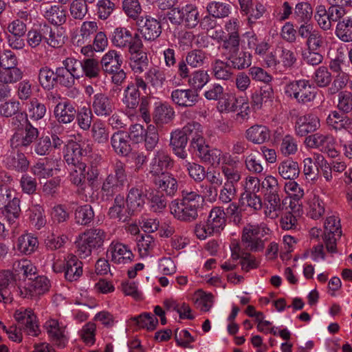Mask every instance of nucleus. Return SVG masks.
Instances as JSON below:
<instances>
[{
	"label": "nucleus",
	"mask_w": 352,
	"mask_h": 352,
	"mask_svg": "<svg viewBox=\"0 0 352 352\" xmlns=\"http://www.w3.org/2000/svg\"><path fill=\"white\" fill-rule=\"evenodd\" d=\"M200 188V192L192 189H184L181 192L180 197L171 201L169 210L175 219L185 223L193 222L198 218L205 199L209 201L216 200L217 189L206 184H201Z\"/></svg>",
	"instance_id": "f257e3e1"
},
{
	"label": "nucleus",
	"mask_w": 352,
	"mask_h": 352,
	"mask_svg": "<svg viewBox=\"0 0 352 352\" xmlns=\"http://www.w3.org/2000/svg\"><path fill=\"white\" fill-rule=\"evenodd\" d=\"M271 230L267 225L260 223H248L242 231L241 243L245 248L250 252H261L264 250L267 236Z\"/></svg>",
	"instance_id": "f03ea898"
},
{
	"label": "nucleus",
	"mask_w": 352,
	"mask_h": 352,
	"mask_svg": "<svg viewBox=\"0 0 352 352\" xmlns=\"http://www.w3.org/2000/svg\"><path fill=\"white\" fill-rule=\"evenodd\" d=\"M241 37H226L225 41L219 45V49L221 52L222 56L226 60L234 62V65L237 64L243 67H250L252 65V55L247 51H241Z\"/></svg>",
	"instance_id": "7ed1b4c3"
},
{
	"label": "nucleus",
	"mask_w": 352,
	"mask_h": 352,
	"mask_svg": "<svg viewBox=\"0 0 352 352\" xmlns=\"http://www.w3.org/2000/svg\"><path fill=\"white\" fill-rule=\"evenodd\" d=\"M285 94L300 104L313 102L317 94L316 88L309 80L300 79L290 81L284 87Z\"/></svg>",
	"instance_id": "20e7f679"
},
{
	"label": "nucleus",
	"mask_w": 352,
	"mask_h": 352,
	"mask_svg": "<svg viewBox=\"0 0 352 352\" xmlns=\"http://www.w3.org/2000/svg\"><path fill=\"white\" fill-rule=\"evenodd\" d=\"M107 234L101 229L92 228L79 236L77 243V253L82 258H86L91 254L94 250L103 245Z\"/></svg>",
	"instance_id": "39448f33"
},
{
	"label": "nucleus",
	"mask_w": 352,
	"mask_h": 352,
	"mask_svg": "<svg viewBox=\"0 0 352 352\" xmlns=\"http://www.w3.org/2000/svg\"><path fill=\"white\" fill-rule=\"evenodd\" d=\"M126 166L124 163L117 161L113 166L114 174H109L104 181L102 191L107 197H112L123 190L127 182Z\"/></svg>",
	"instance_id": "423d86ee"
},
{
	"label": "nucleus",
	"mask_w": 352,
	"mask_h": 352,
	"mask_svg": "<svg viewBox=\"0 0 352 352\" xmlns=\"http://www.w3.org/2000/svg\"><path fill=\"white\" fill-rule=\"evenodd\" d=\"M6 218L12 228L11 239L14 247H16L19 250L22 248V234L20 227L19 219L21 217L20 199L14 197L11 201H9L6 206Z\"/></svg>",
	"instance_id": "0eeeda50"
},
{
	"label": "nucleus",
	"mask_w": 352,
	"mask_h": 352,
	"mask_svg": "<svg viewBox=\"0 0 352 352\" xmlns=\"http://www.w3.org/2000/svg\"><path fill=\"white\" fill-rule=\"evenodd\" d=\"M167 16L171 23L176 25L182 23L188 28L196 27L199 21L198 10L192 4L171 9Z\"/></svg>",
	"instance_id": "6e6552de"
},
{
	"label": "nucleus",
	"mask_w": 352,
	"mask_h": 352,
	"mask_svg": "<svg viewBox=\"0 0 352 352\" xmlns=\"http://www.w3.org/2000/svg\"><path fill=\"white\" fill-rule=\"evenodd\" d=\"M112 43L120 48H127L129 52H135L142 45V39L138 34L132 32L126 28L118 27L114 29L111 36Z\"/></svg>",
	"instance_id": "1a4fd4ad"
},
{
	"label": "nucleus",
	"mask_w": 352,
	"mask_h": 352,
	"mask_svg": "<svg viewBox=\"0 0 352 352\" xmlns=\"http://www.w3.org/2000/svg\"><path fill=\"white\" fill-rule=\"evenodd\" d=\"M43 327L47 332L49 340L58 348H64L67 345L69 337L66 326L56 319L47 320Z\"/></svg>",
	"instance_id": "9d476101"
},
{
	"label": "nucleus",
	"mask_w": 352,
	"mask_h": 352,
	"mask_svg": "<svg viewBox=\"0 0 352 352\" xmlns=\"http://www.w3.org/2000/svg\"><path fill=\"white\" fill-rule=\"evenodd\" d=\"M323 241L327 250L331 253L336 252V241L342 234L340 219L336 216L327 217L324 225Z\"/></svg>",
	"instance_id": "9b49d317"
},
{
	"label": "nucleus",
	"mask_w": 352,
	"mask_h": 352,
	"mask_svg": "<svg viewBox=\"0 0 352 352\" xmlns=\"http://www.w3.org/2000/svg\"><path fill=\"white\" fill-rule=\"evenodd\" d=\"M140 89L146 95L151 94V92L146 91V86L143 77L137 76L134 78L133 82L129 83L124 89L122 102L128 109H134L138 107L140 98Z\"/></svg>",
	"instance_id": "f8f14e48"
},
{
	"label": "nucleus",
	"mask_w": 352,
	"mask_h": 352,
	"mask_svg": "<svg viewBox=\"0 0 352 352\" xmlns=\"http://www.w3.org/2000/svg\"><path fill=\"white\" fill-rule=\"evenodd\" d=\"M221 170L226 179V184L236 186L241 179L240 163L229 153H223Z\"/></svg>",
	"instance_id": "ddd939ff"
},
{
	"label": "nucleus",
	"mask_w": 352,
	"mask_h": 352,
	"mask_svg": "<svg viewBox=\"0 0 352 352\" xmlns=\"http://www.w3.org/2000/svg\"><path fill=\"white\" fill-rule=\"evenodd\" d=\"M248 67L239 65L237 64L234 65V62L229 60H221L220 58H215L211 63V74L213 77L219 80L228 81L233 78V70H243Z\"/></svg>",
	"instance_id": "4468645a"
},
{
	"label": "nucleus",
	"mask_w": 352,
	"mask_h": 352,
	"mask_svg": "<svg viewBox=\"0 0 352 352\" xmlns=\"http://www.w3.org/2000/svg\"><path fill=\"white\" fill-rule=\"evenodd\" d=\"M107 256L112 263L117 265L130 263L134 258L131 248L127 245L115 241L109 245Z\"/></svg>",
	"instance_id": "2eb2a0df"
},
{
	"label": "nucleus",
	"mask_w": 352,
	"mask_h": 352,
	"mask_svg": "<svg viewBox=\"0 0 352 352\" xmlns=\"http://www.w3.org/2000/svg\"><path fill=\"white\" fill-rule=\"evenodd\" d=\"M50 287V281L45 276L33 279L23 278V298H33L43 295Z\"/></svg>",
	"instance_id": "dca6fc26"
},
{
	"label": "nucleus",
	"mask_w": 352,
	"mask_h": 352,
	"mask_svg": "<svg viewBox=\"0 0 352 352\" xmlns=\"http://www.w3.org/2000/svg\"><path fill=\"white\" fill-rule=\"evenodd\" d=\"M10 149L6 160L8 168L21 171L22 170V138L19 133L12 135L10 140Z\"/></svg>",
	"instance_id": "f3484780"
},
{
	"label": "nucleus",
	"mask_w": 352,
	"mask_h": 352,
	"mask_svg": "<svg viewBox=\"0 0 352 352\" xmlns=\"http://www.w3.org/2000/svg\"><path fill=\"white\" fill-rule=\"evenodd\" d=\"M91 109L96 116L107 118L113 112L115 105L107 94L98 93L92 98Z\"/></svg>",
	"instance_id": "a211bd4d"
},
{
	"label": "nucleus",
	"mask_w": 352,
	"mask_h": 352,
	"mask_svg": "<svg viewBox=\"0 0 352 352\" xmlns=\"http://www.w3.org/2000/svg\"><path fill=\"white\" fill-rule=\"evenodd\" d=\"M142 37L147 41H154L162 33L160 22L150 16L140 17L136 22Z\"/></svg>",
	"instance_id": "6ab92c4d"
},
{
	"label": "nucleus",
	"mask_w": 352,
	"mask_h": 352,
	"mask_svg": "<svg viewBox=\"0 0 352 352\" xmlns=\"http://www.w3.org/2000/svg\"><path fill=\"white\" fill-rule=\"evenodd\" d=\"M91 150L92 148L89 144H80L74 142L67 147L64 159L68 166L78 165L80 163H86L85 158L89 155Z\"/></svg>",
	"instance_id": "aec40b11"
},
{
	"label": "nucleus",
	"mask_w": 352,
	"mask_h": 352,
	"mask_svg": "<svg viewBox=\"0 0 352 352\" xmlns=\"http://www.w3.org/2000/svg\"><path fill=\"white\" fill-rule=\"evenodd\" d=\"M173 162L168 153L164 149L157 150L149 164V173L153 176L164 173V171L171 168Z\"/></svg>",
	"instance_id": "412c9836"
},
{
	"label": "nucleus",
	"mask_w": 352,
	"mask_h": 352,
	"mask_svg": "<svg viewBox=\"0 0 352 352\" xmlns=\"http://www.w3.org/2000/svg\"><path fill=\"white\" fill-rule=\"evenodd\" d=\"M198 93L192 89H175L170 94V100L180 107H192L198 102Z\"/></svg>",
	"instance_id": "4be33fe9"
},
{
	"label": "nucleus",
	"mask_w": 352,
	"mask_h": 352,
	"mask_svg": "<svg viewBox=\"0 0 352 352\" xmlns=\"http://www.w3.org/2000/svg\"><path fill=\"white\" fill-rule=\"evenodd\" d=\"M320 126L319 118L314 113H308L299 117L295 124L297 135L302 137L316 131Z\"/></svg>",
	"instance_id": "5701e85b"
},
{
	"label": "nucleus",
	"mask_w": 352,
	"mask_h": 352,
	"mask_svg": "<svg viewBox=\"0 0 352 352\" xmlns=\"http://www.w3.org/2000/svg\"><path fill=\"white\" fill-rule=\"evenodd\" d=\"M153 182L159 190L167 196L173 197L178 190V182L170 173L155 175Z\"/></svg>",
	"instance_id": "b1692460"
},
{
	"label": "nucleus",
	"mask_w": 352,
	"mask_h": 352,
	"mask_svg": "<svg viewBox=\"0 0 352 352\" xmlns=\"http://www.w3.org/2000/svg\"><path fill=\"white\" fill-rule=\"evenodd\" d=\"M144 82L146 86V91L151 92L148 85L155 91L163 87L166 78L164 72L157 67H151L145 71L144 76Z\"/></svg>",
	"instance_id": "393cba45"
},
{
	"label": "nucleus",
	"mask_w": 352,
	"mask_h": 352,
	"mask_svg": "<svg viewBox=\"0 0 352 352\" xmlns=\"http://www.w3.org/2000/svg\"><path fill=\"white\" fill-rule=\"evenodd\" d=\"M54 114L59 123L69 124L74 120L76 110L74 104L65 99L55 106Z\"/></svg>",
	"instance_id": "a878e982"
},
{
	"label": "nucleus",
	"mask_w": 352,
	"mask_h": 352,
	"mask_svg": "<svg viewBox=\"0 0 352 352\" xmlns=\"http://www.w3.org/2000/svg\"><path fill=\"white\" fill-rule=\"evenodd\" d=\"M131 54L129 65L134 73L135 77L142 76V74L147 70L148 61L146 52L143 51V43L135 52H129Z\"/></svg>",
	"instance_id": "bb28decb"
},
{
	"label": "nucleus",
	"mask_w": 352,
	"mask_h": 352,
	"mask_svg": "<svg viewBox=\"0 0 352 352\" xmlns=\"http://www.w3.org/2000/svg\"><path fill=\"white\" fill-rule=\"evenodd\" d=\"M65 261L66 262L64 267L65 279L70 282L76 281L82 274V262L72 254H68Z\"/></svg>",
	"instance_id": "cd10ccee"
},
{
	"label": "nucleus",
	"mask_w": 352,
	"mask_h": 352,
	"mask_svg": "<svg viewBox=\"0 0 352 352\" xmlns=\"http://www.w3.org/2000/svg\"><path fill=\"white\" fill-rule=\"evenodd\" d=\"M42 12L44 18L54 25H61L67 21L66 10L58 5H45Z\"/></svg>",
	"instance_id": "c85d7f7f"
},
{
	"label": "nucleus",
	"mask_w": 352,
	"mask_h": 352,
	"mask_svg": "<svg viewBox=\"0 0 352 352\" xmlns=\"http://www.w3.org/2000/svg\"><path fill=\"white\" fill-rule=\"evenodd\" d=\"M307 215L308 217L318 220L321 219L324 213L326 204L323 199L318 195H311L306 203Z\"/></svg>",
	"instance_id": "c756f323"
},
{
	"label": "nucleus",
	"mask_w": 352,
	"mask_h": 352,
	"mask_svg": "<svg viewBox=\"0 0 352 352\" xmlns=\"http://www.w3.org/2000/svg\"><path fill=\"white\" fill-rule=\"evenodd\" d=\"M16 277L14 276L12 272L9 270L0 272V296L3 300H8V290H10L12 287L17 293L22 294V291L19 286L16 288L15 285H17Z\"/></svg>",
	"instance_id": "7c9ffc66"
},
{
	"label": "nucleus",
	"mask_w": 352,
	"mask_h": 352,
	"mask_svg": "<svg viewBox=\"0 0 352 352\" xmlns=\"http://www.w3.org/2000/svg\"><path fill=\"white\" fill-rule=\"evenodd\" d=\"M248 49L253 50L254 54L263 57L270 48L265 39L258 36L254 32H248L245 34Z\"/></svg>",
	"instance_id": "2f4dec72"
},
{
	"label": "nucleus",
	"mask_w": 352,
	"mask_h": 352,
	"mask_svg": "<svg viewBox=\"0 0 352 352\" xmlns=\"http://www.w3.org/2000/svg\"><path fill=\"white\" fill-rule=\"evenodd\" d=\"M241 11L248 15V21L251 23L260 19L265 12L264 5L258 1L253 4L252 0H239Z\"/></svg>",
	"instance_id": "473e14b6"
},
{
	"label": "nucleus",
	"mask_w": 352,
	"mask_h": 352,
	"mask_svg": "<svg viewBox=\"0 0 352 352\" xmlns=\"http://www.w3.org/2000/svg\"><path fill=\"white\" fill-rule=\"evenodd\" d=\"M226 221V213L223 209L221 207L216 206L210 210L206 223L212 232L219 234L224 229Z\"/></svg>",
	"instance_id": "72a5a7b5"
},
{
	"label": "nucleus",
	"mask_w": 352,
	"mask_h": 352,
	"mask_svg": "<svg viewBox=\"0 0 352 352\" xmlns=\"http://www.w3.org/2000/svg\"><path fill=\"white\" fill-rule=\"evenodd\" d=\"M102 69L109 74L118 72L121 68L123 63L122 55L116 50H110L107 52L101 59Z\"/></svg>",
	"instance_id": "f704fd0d"
},
{
	"label": "nucleus",
	"mask_w": 352,
	"mask_h": 352,
	"mask_svg": "<svg viewBox=\"0 0 352 352\" xmlns=\"http://www.w3.org/2000/svg\"><path fill=\"white\" fill-rule=\"evenodd\" d=\"M23 333L33 337H36L41 333L38 320L31 309L23 311Z\"/></svg>",
	"instance_id": "c9c22d12"
},
{
	"label": "nucleus",
	"mask_w": 352,
	"mask_h": 352,
	"mask_svg": "<svg viewBox=\"0 0 352 352\" xmlns=\"http://www.w3.org/2000/svg\"><path fill=\"white\" fill-rule=\"evenodd\" d=\"M123 196L117 195L114 199V204L109 208V215L112 219H118L122 222H126L133 214L128 207L124 206Z\"/></svg>",
	"instance_id": "e433bc0d"
},
{
	"label": "nucleus",
	"mask_w": 352,
	"mask_h": 352,
	"mask_svg": "<svg viewBox=\"0 0 352 352\" xmlns=\"http://www.w3.org/2000/svg\"><path fill=\"white\" fill-rule=\"evenodd\" d=\"M128 135L123 131L114 133L111 138V146L116 153L126 156L131 148L129 141Z\"/></svg>",
	"instance_id": "4c0bfd02"
},
{
	"label": "nucleus",
	"mask_w": 352,
	"mask_h": 352,
	"mask_svg": "<svg viewBox=\"0 0 352 352\" xmlns=\"http://www.w3.org/2000/svg\"><path fill=\"white\" fill-rule=\"evenodd\" d=\"M246 139L256 144H261L270 138V130L263 125L252 126L245 131Z\"/></svg>",
	"instance_id": "58836bf2"
},
{
	"label": "nucleus",
	"mask_w": 352,
	"mask_h": 352,
	"mask_svg": "<svg viewBox=\"0 0 352 352\" xmlns=\"http://www.w3.org/2000/svg\"><path fill=\"white\" fill-rule=\"evenodd\" d=\"M175 113L173 107L168 103H159L155 107L153 119L157 124H167L173 120Z\"/></svg>",
	"instance_id": "ea45409f"
},
{
	"label": "nucleus",
	"mask_w": 352,
	"mask_h": 352,
	"mask_svg": "<svg viewBox=\"0 0 352 352\" xmlns=\"http://www.w3.org/2000/svg\"><path fill=\"white\" fill-rule=\"evenodd\" d=\"M279 175L284 179L289 181L296 179L300 173L298 164L291 160L287 159L281 162L277 168Z\"/></svg>",
	"instance_id": "a19ab883"
},
{
	"label": "nucleus",
	"mask_w": 352,
	"mask_h": 352,
	"mask_svg": "<svg viewBox=\"0 0 352 352\" xmlns=\"http://www.w3.org/2000/svg\"><path fill=\"white\" fill-rule=\"evenodd\" d=\"M187 142V138L180 130H176L171 133L170 145L174 153L182 159H185L187 157V153L185 151Z\"/></svg>",
	"instance_id": "79ce46f5"
},
{
	"label": "nucleus",
	"mask_w": 352,
	"mask_h": 352,
	"mask_svg": "<svg viewBox=\"0 0 352 352\" xmlns=\"http://www.w3.org/2000/svg\"><path fill=\"white\" fill-rule=\"evenodd\" d=\"M8 43L10 46L16 50L22 49V21L14 20L8 25Z\"/></svg>",
	"instance_id": "37998d69"
},
{
	"label": "nucleus",
	"mask_w": 352,
	"mask_h": 352,
	"mask_svg": "<svg viewBox=\"0 0 352 352\" xmlns=\"http://www.w3.org/2000/svg\"><path fill=\"white\" fill-rule=\"evenodd\" d=\"M264 213L272 219L277 218L283 210L280 195L265 197Z\"/></svg>",
	"instance_id": "c03bdc74"
},
{
	"label": "nucleus",
	"mask_w": 352,
	"mask_h": 352,
	"mask_svg": "<svg viewBox=\"0 0 352 352\" xmlns=\"http://www.w3.org/2000/svg\"><path fill=\"white\" fill-rule=\"evenodd\" d=\"M336 35L343 42H352V16H346L337 23Z\"/></svg>",
	"instance_id": "a18cd8bd"
},
{
	"label": "nucleus",
	"mask_w": 352,
	"mask_h": 352,
	"mask_svg": "<svg viewBox=\"0 0 352 352\" xmlns=\"http://www.w3.org/2000/svg\"><path fill=\"white\" fill-rule=\"evenodd\" d=\"M185 58L192 68L203 67L208 62V54L201 49H194L187 52Z\"/></svg>",
	"instance_id": "49530a36"
},
{
	"label": "nucleus",
	"mask_w": 352,
	"mask_h": 352,
	"mask_svg": "<svg viewBox=\"0 0 352 352\" xmlns=\"http://www.w3.org/2000/svg\"><path fill=\"white\" fill-rule=\"evenodd\" d=\"M210 80L207 71L199 69L194 71L188 78V84L197 92L201 90Z\"/></svg>",
	"instance_id": "de8ad7c7"
},
{
	"label": "nucleus",
	"mask_w": 352,
	"mask_h": 352,
	"mask_svg": "<svg viewBox=\"0 0 352 352\" xmlns=\"http://www.w3.org/2000/svg\"><path fill=\"white\" fill-rule=\"evenodd\" d=\"M46 112L45 106L39 102L36 98L30 100L26 102V117L33 120H38L43 118Z\"/></svg>",
	"instance_id": "09e8293b"
},
{
	"label": "nucleus",
	"mask_w": 352,
	"mask_h": 352,
	"mask_svg": "<svg viewBox=\"0 0 352 352\" xmlns=\"http://www.w3.org/2000/svg\"><path fill=\"white\" fill-rule=\"evenodd\" d=\"M91 138L95 142L104 144L109 140V130L101 120H96L91 127Z\"/></svg>",
	"instance_id": "8fccbe9b"
},
{
	"label": "nucleus",
	"mask_w": 352,
	"mask_h": 352,
	"mask_svg": "<svg viewBox=\"0 0 352 352\" xmlns=\"http://www.w3.org/2000/svg\"><path fill=\"white\" fill-rule=\"evenodd\" d=\"M126 201L129 210L133 213L142 208L144 204V196L140 190L133 188L130 190Z\"/></svg>",
	"instance_id": "3c124183"
},
{
	"label": "nucleus",
	"mask_w": 352,
	"mask_h": 352,
	"mask_svg": "<svg viewBox=\"0 0 352 352\" xmlns=\"http://www.w3.org/2000/svg\"><path fill=\"white\" fill-rule=\"evenodd\" d=\"M94 118L91 108L82 107L76 111V119L78 126L83 131H88L91 127Z\"/></svg>",
	"instance_id": "603ef678"
},
{
	"label": "nucleus",
	"mask_w": 352,
	"mask_h": 352,
	"mask_svg": "<svg viewBox=\"0 0 352 352\" xmlns=\"http://www.w3.org/2000/svg\"><path fill=\"white\" fill-rule=\"evenodd\" d=\"M246 169L253 174H261L264 170L258 152L251 153L245 157Z\"/></svg>",
	"instance_id": "864d4df0"
},
{
	"label": "nucleus",
	"mask_w": 352,
	"mask_h": 352,
	"mask_svg": "<svg viewBox=\"0 0 352 352\" xmlns=\"http://www.w3.org/2000/svg\"><path fill=\"white\" fill-rule=\"evenodd\" d=\"M30 223L37 230H40L46 223L44 210L39 205H36L27 211Z\"/></svg>",
	"instance_id": "5fc2aeb1"
},
{
	"label": "nucleus",
	"mask_w": 352,
	"mask_h": 352,
	"mask_svg": "<svg viewBox=\"0 0 352 352\" xmlns=\"http://www.w3.org/2000/svg\"><path fill=\"white\" fill-rule=\"evenodd\" d=\"M75 220L78 224L87 225L91 222L94 217L93 208L90 205L86 204L78 207L75 210Z\"/></svg>",
	"instance_id": "6e6d98bb"
},
{
	"label": "nucleus",
	"mask_w": 352,
	"mask_h": 352,
	"mask_svg": "<svg viewBox=\"0 0 352 352\" xmlns=\"http://www.w3.org/2000/svg\"><path fill=\"white\" fill-rule=\"evenodd\" d=\"M264 197L280 195V188L276 177L272 175H267L261 183Z\"/></svg>",
	"instance_id": "4d7b16f0"
},
{
	"label": "nucleus",
	"mask_w": 352,
	"mask_h": 352,
	"mask_svg": "<svg viewBox=\"0 0 352 352\" xmlns=\"http://www.w3.org/2000/svg\"><path fill=\"white\" fill-rule=\"evenodd\" d=\"M86 168V163H80L78 165L69 166V179L72 184L79 186L85 182Z\"/></svg>",
	"instance_id": "13d9d810"
},
{
	"label": "nucleus",
	"mask_w": 352,
	"mask_h": 352,
	"mask_svg": "<svg viewBox=\"0 0 352 352\" xmlns=\"http://www.w3.org/2000/svg\"><path fill=\"white\" fill-rule=\"evenodd\" d=\"M320 142H319L318 149L331 157L338 156V153L335 148V140L331 135L320 133Z\"/></svg>",
	"instance_id": "bf43d9fd"
},
{
	"label": "nucleus",
	"mask_w": 352,
	"mask_h": 352,
	"mask_svg": "<svg viewBox=\"0 0 352 352\" xmlns=\"http://www.w3.org/2000/svg\"><path fill=\"white\" fill-rule=\"evenodd\" d=\"M122 10L125 14L133 20L138 21L142 12V6L139 0H124Z\"/></svg>",
	"instance_id": "052dcab7"
},
{
	"label": "nucleus",
	"mask_w": 352,
	"mask_h": 352,
	"mask_svg": "<svg viewBox=\"0 0 352 352\" xmlns=\"http://www.w3.org/2000/svg\"><path fill=\"white\" fill-rule=\"evenodd\" d=\"M294 15L301 22H308L313 15V9L310 3L300 2L296 5Z\"/></svg>",
	"instance_id": "680f3d73"
},
{
	"label": "nucleus",
	"mask_w": 352,
	"mask_h": 352,
	"mask_svg": "<svg viewBox=\"0 0 352 352\" xmlns=\"http://www.w3.org/2000/svg\"><path fill=\"white\" fill-rule=\"evenodd\" d=\"M207 11L214 18H224L229 15L230 7L223 3L212 1L208 4Z\"/></svg>",
	"instance_id": "e2e57ef3"
},
{
	"label": "nucleus",
	"mask_w": 352,
	"mask_h": 352,
	"mask_svg": "<svg viewBox=\"0 0 352 352\" xmlns=\"http://www.w3.org/2000/svg\"><path fill=\"white\" fill-rule=\"evenodd\" d=\"M22 78V72L16 66L1 69L0 82L4 84L14 83Z\"/></svg>",
	"instance_id": "0e129e2a"
},
{
	"label": "nucleus",
	"mask_w": 352,
	"mask_h": 352,
	"mask_svg": "<svg viewBox=\"0 0 352 352\" xmlns=\"http://www.w3.org/2000/svg\"><path fill=\"white\" fill-rule=\"evenodd\" d=\"M314 80L319 87H326L330 85L332 76L327 67H319L313 76Z\"/></svg>",
	"instance_id": "69168bd1"
},
{
	"label": "nucleus",
	"mask_w": 352,
	"mask_h": 352,
	"mask_svg": "<svg viewBox=\"0 0 352 352\" xmlns=\"http://www.w3.org/2000/svg\"><path fill=\"white\" fill-rule=\"evenodd\" d=\"M279 68L285 70L292 68L296 63L297 58L295 53L289 49L282 47L278 55Z\"/></svg>",
	"instance_id": "338daca9"
},
{
	"label": "nucleus",
	"mask_w": 352,
	"mask_h": 352,
	"mask_svg": "<svg viewBox=\"0 0 352 352\" xmlns=\"http://www.w3.org/2000/svg\"><path fill=\"white\" fill-rule=\"evenodd\" d=\"M81 72L87 77L93 78L99 76L100 71L99 63L94 58H86L81 61Z\"/></svg>",
	"instance_id": "774afa93"
}]
</instances>
